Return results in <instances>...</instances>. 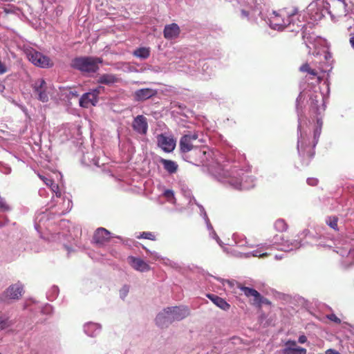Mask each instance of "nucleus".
Segmentation results:
<instances>
[{"label": "nucleus", "mask_w": 354, "mask_h": 354, "mask_svg": "<svg viewBox=\"0 0 354 354\" xmlns=\"http://www.w3.org/2000/svg\"><path fill=\"white\" fill-rule=\"evenodd\" d=\"M295 18L298 20L297 28L304 27V17L299 13L298 9L295 7H287L273 11L270 17V26L275 30H283L288 26H290L292 21Z\"/></svg>", "instance_id": "obj_1"}, {"label": "nucleus", "mask_w": 354, "mask_h": 354, "mask_svg": "<svg viewBox=\"0 0 354 354\" xmlns=\"http://www.w3.org/2000/svg\"><path fill=\"white\" fill-rule=\"evenodd\" d=\"M102 59L94 57H80L72 60L71 67L82 73H95L99 69V64L102 63Z\"/></svg>", "instance_id": "obj_2"}, {"label": "nucleus", "mask_w": 354, "mask_h": 354, "mask_svg": "<svg viewBox=\"0 0 354 354\" xmlns=\"http://www.w3.org/2000/svg\"><path fill=\"white\" fill-rule=\"evenodd\" d=\"M26 56L28 60L37 66L46 68L53 66V62L48 56L44 55L35 49L28 50L26 51Z\"/></svg>", "instance_id": "obj_3"}, {"label": "nucleus", "mask_w": 354, "mask_h": 354, "mask_svg": "<svg viewBox=\"0 0 354 354\" xmlns=\"http://www.w3.org/2000/svg\"><path fill=\"white\" fill-rule=\"evenodd\" d=\"M326 8L332 17L344 15L346 11V4L342 0H329Z\"/></svg>", "instance_id": "obj_4"}, {"label": "nucleus", "mask_w": 354, "mask_h": 354, "mask_svg": "<svg viewBox=\"0 0 354 354\" xmlns=\"http://www.w3.org/2000/svg\"><path fill=\"white\" fill-rule=\"evenodd\" d=\"M156 139L158 147L165 152L171 153L174 150L176 141L172 136L161 133L157 136Z\"/></svg>", "instance_id": "obj_5"}, {"label": "nucleus", "mask_w": 354, "mask_h": 354, "mask_svg": "<svg viewBox=\"0 0 354 354\" xmlns=\"http://www.w3.org/2000/svg\"><path fill=\"white\" fill-rule=\"evenodd\" d=\"M198 139L196 132L189 133L181 137L180 140V149L183 153H187L194 147V142Z\"/></svg>", "instance_id": "obj_6"}, {"label": "nucleus", "mask_w": 354, "mask_h": 354, "mask_svg": "<svg viewBox=\"0 0 354 354\" xmlns=\"http://www.w3.org/2000/svg\"><path fill=\"white\" fill-rule=\"evenodd\" d=\"M237 287L243 292L244 295L247 297H252V305L261 307L264 302L263 297L254 288H248L243 286L242 284H238Z\"/></svg>", "instance_id": "obj_7"}, {"label": "nucleus", "mask_w": 354, "mask_h": 354, "mask_svg": "<svg viewBox=\"0 0 354 354\" xmlns=\"http://www.w3.org/2000/svg\"><path fill=\"white\" fill-rule=\"evenodd\" d=\"M23 293V286L20 283L10 286L3 292L2 297L6 299H19Z\"/></svg>", "instance_id": "obj_8"}, {"label": "nucleus", "mask_w": 354, "mask_h": 354, "mask_svg": "<svg viewBox=\"0 0 354 354\" xmlns=\"http://www.w3.org/2000/svg\"><path fill=\"white\" fill-rule=\"evenodd\" d=\"M34 93L37 95V99L43 102L48 100V96L46 93V83L44 80L39 79L33 84Z\"/></svg>", "instance_id": "obj_9"}, {"label": "nucleus", "mask_w": 354, "mask_h": 354, "mask_svg": "<svg viewBox=\"0 0 354 354\" xmlns=\"http://www.w3.org/2000/svg\"><path fill=\"white\" fill-rule=\"evenodd\" d=\"M132 127L135 131L141 135L147 134L148 130L147 118L142 115L136 116L132 123Z\"/></svg>", "instance_id": "obj_10"}, {"label": "nucleus", "mask_w": 354, "mask_h": 354, "mask_svg": "<svg viewBox=\"0 0 354 354\" xmlns=\"http://www.w3.org/2000/svg\"><path fill=\"white\" fill-rule=\"evenodd\" d=\"M171 317H172L171 312L167 308L157 315L156 318V324L161 328L167 327L174 322V319Z\"/></svg>", "instance_id": "obj_11"}, {"label": "nucleus", "mask_w": 354, "mask_h": 354, "mask_svg": "<svg viewBox=\"0 0 354 354\" xmlns=\"http://www.w3.org/2000/svg\"><path fill=\"white\" fill-rule=\"evenodd\" d=\"M286 347L282 350L283 354H306V348L297 346V342L295 340H288L285 343Z\"/></svg>", "instance_id": "obj_12"}, {"label": "nucleus", "mask_w": 354, "mask_h": 354, "mask_svg": "<svg viewBox=\"0 0 354 354\" xmlns=\"http://www.w3.org/2000/svg\"><path fill=\"white\" fill-rule=\"evenodd\" d=\"M110 239V232L103 227L97 228L93 237V241L100 245H103L109 241Z\"/></svg>", "instance_id": "obj_13"}, {"label": "nucleus", "mask_w": 354, "mask_h": 354, "mask_svg": "<svg viewBox=\"0 0 354 354\" xmlns=\"http://www.w3.org/2000/svg\"><path fill=\"white\" fill-rule=\"evenodd\" d=\"M156 90L145 88L136 91L133 93V97L136 101H145L156 95Z\"/></svg>", "instance_id": "obj_14"}, {"label": "nucleus", "mask_w": 354, "mask_h": 354, "mask_svg": "<svg viewBox=\"0 0 354 354\" xmlns=\"http://www.w3.org/2000/svg\"><path fill=\"white\" fill-rule=\"evenodd\" d=\"M128 263L133 269L140 272H147L150 270L149 265L140 258L129 257Z\"/></svg>", "instance_id": "obj_15"}, {"label": "nucleus", "mask_w": 354, "mask_h": 354, "mask_svg": "<svg viewBox=\"0 0 354 354\" xmlns=\"http://www.w3.org/2000/svg\"><path fill=\"white\" fill-rule=\"evenodd\" d=\"M180 33V27L176 23L166 25L163 30L164 37L166 39H176L179 36Z\"/></svg>", "instance_id": "obj_16"}, {"label": "nucleus", "mask_w": 354, "mask_h": 354, "mask_svg": "<svg viewBox=\"0 0 354 354\" xmlns=\"http://www.w3.org/2000/svg\"><path fill=\"white\" fill-rule=\"evenodd\" d=\"M174 321H180L189 315V309L187 307L174 306L168 307Z\"/></svg>", "instance_id": "obj_17"}, {"label": "nucleus", "mask_w": 354, "mask_h": 354, "mask_svg": "<svg viewBox=\"0 0 354 354\" xmlns=\"http://www.w3.org/2000/svg\"><path fill=\"white\" fill-rule=\"evenodd\" d=\"M97 102L96 94L88 92L83 94L80 99V105L83 108H88L90 106H95Z\"/></svg>", "instance_id": "obj_18"}, {"label": "nucleus", "mask_w": 354, "mask_h": 354, "mask_svg": "<svg viewBox=\"0 0 354 354\" xmlns=\"http://www.w3.org/2000/svg\"><path fill=\"white\" fill-rule=\"evenodd\" d=\"M120 81L121 79L116 75L109 73L102 74L97 79V83L109 86L115 83H118Z\"/></svg>", "instance_id": "obj_19"}, {"label": "nucleus", "mask_w": 354, "mask_h": 354, "mask_svg": "<svg viewBox=\"0 0 354 354\" xmlns=\"http://www.w3.org/2000/svg\"><path fill=\"white\" fill-rule=\"evenodd\" d=\"M207 297L222 310H228L230 308V305L224 299L216 295L209 294Z\"/></svg>", "instance_id": "obj_20"}, {"label": "nucleus", "mask_w": 354, "mask_h": 354, "mask_svg": "<svg viewBox=\"0 0 354 354\" xmlns=\"http://www.w3.org/2000/svg\"><path fill=\"white\" fill-rule=\"evenodd\" d=\"M160 162L163 165L164 169L170 174L176 173L178 165L172 160L161 158Z\"/></svg>", "instance_id": "obj_21"}, {"label": "nucleus", "mask_w": 354, "mask_h": 354, "mask_svg": "<svg viewBox=\"0 0 354 354\" xmlns=\"http://www.w3.org/2000/svg\"><path fill=\"white\" fill-rule=\"evenodd\" d=\"M133 55L140 59H147L150 56V48L149 47H140L136 49Z\"/></svg>", "instance_id": "obj_22"}, {"label": "nucleus", "mask_w": 354, "mask_h": 354, "mask_svg": "<svg viewBox=\"0 0 354 354\" xmlns=\"http://www.w3.org/2000/svg\"><path fill=\"white\" fill-rule=\"evenodd\" d=\"M299 71L303 73H307L313 77L317 75V72L315 69H313L310 68V65L308 63H305L302 64L300 68Z\"/></svg>", "instance_id": "obj_23"}, {"label": "nucleus", "mask_w": 354, "mask_h": 354, "mask_svg": "<svg viewBox=\"0 0 354 354\" xmlns=\"http://www.w3.org/2000/svg\"><path fill=\"white\" fill-rule=\"evenodd\" d=\"M274 228L278 232H284L287 230L288 225L283 219H278L274 223Z\"/></svg>", "instance_id": "obj_24"}, {"label": "nucleus", "mask_w": 354, "mask_h": 354, "mask_svg": "<svg viewBox=\"0 0 354 354\" xmlns=\"http://www.w3.org/2000/svg\"><path fill=\"white\" fill-rule=\"evenodd\" d=\"M138 238L155 241L156 235L153 233L150 232H143L139 236H138Z\"/></svg>", "instance_id": "obj_25"}, {"label": "nucleus", "mask_w": 354, "mask_h": 354, "mask_svg": "<svg viewBox=\"0 0 354 354\" xmlns=\"http://www.w3.org/2000/svg\"><path fill=\"white\" fill-rule=\"evenodd\" d=\"M337 221L338 218L336 216H333L329 218V221L327 222L328 225L335 230H338L337 227Z\"/></svg>", "instance_id": "obj_26"}, {"label": "nucleus", "mask_w": 354, "mask_h": 354, "mask_svg": "<svg viewBox=\"0 0 354 354\" xmlns=\"http://www.w3.org/2000/svg\"><path fill=\"white\" fill-rule=\"evenodd\" d=\"M292 21V23L290 24V26H288V28H290V31H295V32H297L298 30L300 28H297V23L299 22L297 19V18H295Z\"/></svg>", "instance_id": "obj_27"}, {"label": "nucleus", "mask_w": 354, "mask_h": 354, "mask_svg": "<svg viewBox=\"0 0 354 354\" xmlns=\"http://www.w3.org/2000/svg\"><path fill=\"white\" fill-rule=\"evenodd\" d=\"M327 318L330 320L331 322H333L336 324H340L341 323V319L337 317L335 314L332 313V314H330V315H328L327 316Z\"/></svg>", "instance_id": "obj_28"}, {"label": "nucleus", "mask_w": 354, "mask_h": 354, "mask_svg": "<svg viewBox=\"0 0 354 354\" xmlns=\"http://www.w3.org/2000/svg\"><path fill=\"white\" fill-rule=\"evenodd\" d=\"M11 323L8 319L0 320V330H3L10 326Z\"/></svg>", "instance_id": "obj_29"}, {"label": "nucleus", "mask_w": 354, "mask_h": 354, "mask_svg": "<svg viewBox=\"0 0 354 354\" xmlns=\"http://www.w3.org/2000/svg\"><path fill=\"white\" fill-rule=\"evenodd\" d=\"M39 178L44 182V183L48 186H51L53 184V180L50 178H48L41 175H39Z\"/></svg>", "instance_id": "obj_30"}, {"label": "nucleus", "mask_w": 354, "mask_h": 354, "mask_svg": "<svg viewBox=\"0 0 354 354\" xmlns=\"http://www.w3.org/2000/svg\"><path fill=\"white\" fill-rule=\"evenodd\" d=\"M163 195L165 197H166L169 200L173 198L174 196V192L171 189H166L164 192Z\"/></svg>", "instance_id": "obj_31"}, {"label": "nucleus", "mask_w": 354, "mask_h": 354, "mask_svg": "<svg viewBox=\"0 0 354 354\" xmlns=\"http://www.w3.org/2000/svg\"><path fill=\"white\" fill-rule=\"evenodd\" d=\"M307 183L310 185L315 186L318 183V180L314 178H309L307 179Z\"/></svg>", "instance_id": "obj_32"}, {"label": "nucleus", "mask_w": 354, "mask_h": 354, "mask_svg": "<svg viewBox=\"0 0 354 354\" xmlns=\"http://www.w3.org/2000/svg\"><path fill=\"white\" fill-rule=\"evenodd\" d=\"M9 207L8 205L5 203L3 200L0 197V210L6 211L8 210Z\"/></svg>", "instance_id": "obj_33"}, {"label": "nucleus", "mask_w": 354, "mask_h": 354, "mask_svg": "<svg viewBox=\"0 0 354 354\" xmlns=\"http://www.w3.org/2000/svg\"><path fill=\"white\" fill-rule=\"evenodd\" d=\"M7 72L6 64L0 60V74H4Z\"/></svg>", "instance_id": "obj_34"}, {"label": "nucleus", "mask_w": 354, "mask_h": 354, "mask_svg": "<svg viewBox=\"0 0 354 354\" xmlns=\"http://www.w3.org/2000/svg\"><path fill=\"white\" fill-rule=\"evenodd\" d=\"M90 329H98V326L97 324H88L87 326H86L85 327V330L88 333V331L90 330Z\"/></svg>", "instance_id": "obj_35"}, {"label": "nucleus", "mask_w": 354, "mask_h": 354, "mask_svg": "<svg viewBox=\"0 0 354 354\" xmlns=\"http://www.w3.org/2000/svg\"><path fill=\"white\" fill-rule=\"evenodd\" d=\"M102 89V86H99L98 88L93 90L92 91L89 92L90 93L96 94V99L98 100V95L100 93V91Z\"/></svg>", "instance_id": "obj_36"}, {"label": "nucleus", "mask_w": 354, "mask_h": 354, "mask_svg": "<svg viewBox=\"0 0 354 354\" xmlns=\"http://www.w3.org/2000/svg\"><path fill=\"white\" fill-rule=\"evenodd\" d=\"M298 342L300 344H304L307 342V337L304 335H300L298 339Z\"/></svg>", "instance_id": "obj_37"}, {"label": "nucleus", "mask_w": 354, "mask_h": 354, "mask_svg": "<svg viewBox=\"0 0 354 354\" xmlns=\"http://www.w3.org/2000/svg\"><path fill=\"white\" fill-rule=\"evenodd\" d=\"M314 155H315V150H314L313 147H312L309 149V151H308L307 156L308 158H313Z\"/></svg>", "instance_id": "obj_38"}, {"label": "nucleus", "mask_w": 354, "mask_h": 354, "mask_svg": "<svg viewBox=\"0 0 354 354\" xmlns=\"http://www.w3.org/2000/svg\"><path fill=\"white\" fill-rule=\"evenodd\" d=\"M326 354H340V353L334 349H328L326 351Z\"/></svg>", "instance_id": "obj_39"}, {"label": "nucleus", "mask_w": 354, "mask_h": 354, "mask_svg": "<svg viewBox=\"0 0 354 354\" xmlns=\"http://www.w3.org/2000/svg\"><path fill=\"white\" fill-rule=\"evenodd\" d=\"M349 42L351 45V46L354 48V35H351Z\"/></svg>", "instance_id": "obj_40"}, {"label": "nucleus", "mask_w": 354, "mask_h": 354, "mask_svg": "<svg viewBox=\"0 0 354 354\" xmlns=\"http://www.w3.org/2000/svg\"><path fill=\"white\" fill-rule=\"evenodd\" d=\"M290 245L293 247H298L299 245V243L297 240H294V242H290Z\"/></svg>", "instance_id": "obj_41"}, {"label": "nucleus", "mask_w": 354, "mask_h": 354, "mask_svg": "<svg viewBox=\"0 0 354 354\" xmlns=\"http://www.w3.org/2000/svg\"><path fill=\"white\" fill-rule=\"evenodd\" d=\"M264 302L263 304H269L270 302L266 298L263 297Z\"/></svg>", "instance_id": "obj_42"}, {"label": "nucleus", "mask_w": 354, "mask_h": 354, "mask_svg": "<svg viewBox=\"0 0 354 354\" xmlns=\"http://www.w3.org/2000/svg\"><path fill=\"white\" fill-rule=\"evenodd\" d=\"M319 133H319V132H318V131H317V130H316V131H315V138H316L317 135H319Z\"/></svg>", "instance_id": "obj_43"}, {"label": "nucleus", "mask_w": 354, "mask_h": 354, "mask_svg": "<svg viewBox=\"0 0 354 354\" xmlns=\"http://www.w3.org/2000/svg\"><path fill=\"white\" fill-rule=\"evenodd\" d=\"M266 256H267L266 253H263V254L259 255V257H266Z\"/></svg>", "instance_id": "obj_44"}, {"label": "nucleus", "mask_w": 354, "mask_h": 354, "mask_svg": "<svg viewBox=\"0 0 354 354\" xmlns=\"http://www.w3.org/2000/svg\"><path fill=\"white\" fill-rule=\"evenodd\" d=\"M199 152H200V153H203V155H205V154H206V152H205V151H200Z\"/></svg>", "instance_id": "obj_45"}, {"label": "nucleus", "mask_w": 354, "mask_h": 354, "mask_svg": "<svg viewBox=\"0 0 354 354\" xmlns=\"http://www.w3.org/2000/svg\"><path fill=\"white\" fill-rule=\"evenodd\" d=\"M290 241V240H288V239H287V240L286 241V243H289Z\"/></svg>", "instance_id": "obj_46"}]
</instances>
